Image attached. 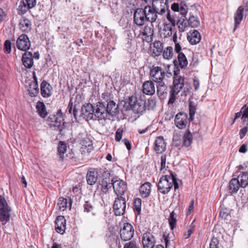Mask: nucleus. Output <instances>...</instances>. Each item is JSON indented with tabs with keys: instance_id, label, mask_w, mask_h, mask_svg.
I'll use <instances>...</instances> for the list:
<instances>
[{
	"instance_id": "nucleus-38",
	"label": "nucleus",
	"mask_w": 248,
	"mask_h": 248,
	"mask_svg": "<svg viewBox=\"0 0 248 248\" xmlns=\"http://www.w3.org/2000/svg\"><path fill=\"white\" fill-rule=\"evenodd\" d=\"M67 150V145L64 141H60L57 148L58 154L62 160L64 158V155Z\"/></svg>"
},
{
	"instance_id": "nucleus-62",
	"label": "nucleus",
	"mask_w": 248,
	"mask_h": 248,
	"mask_svg": "<svg viewBox=\"0 0 248 248\" xmlns=\"http://www.w3.org/2000/svg\"><path fill=\"white\" fill-rule=\"evenodd\" d=\"M180 6L178 3H173L172 4L171 6V9L172 11L174 12H178L179 11Z\"/></svg>"
},
{
	"instance_id": "nucleus-32",
	"label": "nucleus",
	"mask_w": 248,
	"mask_h": 248,
	"mask_svg": "<svg viewBox=\"0 0 248 248\" xmlns=\"http://www.w3.org/2000/svg\"><path fill=\"white\" fill-rule=\"evenodd\" d=\"M151 184L149 182H146L142 185L140 187V192L143 198L148 197L151 192Z\"/></svg>"
},
{
	"instance_id": "nucleus-49",
	"label": "nucleus",
	"mask_w": 248,
	"mask_h": 248,
	"mask_svg": "<svg viewBox=\"0 0 248 248\" xmlns=\"http://www.w3.org/2000/svg\"><path fill=\"white\" fill-rule=\"evenodd\" d=\"M154 34L153 29L148 26H145L143 31L142 32V35L146 36H152Z\"/></svg>"
},
{
	"instance_id": "nucleus-35",
	"label": "nucleus",
	"mask_w": 248,
	"mask_h": 248,
	"mask_svg": "<svg viewBox=\"0 0 248 248\" xmlns=\"http://www.w3.org/2000/svg\"><path fill=\"white\" fill-rule=\"evenodd\" d=\"M183 145L186 147H189L193 141V135L189 129H187L183 137Z\"/></svg>"
},
{
	"instance_id": "nucleus-9",
	"label": "nucleus",
	"mask_w": 248,
	"mask_h": 248,
	"mask_svg": "<svg viewBox=\"0 0 248 248\" xmlns=\"http://www.w3.org/2000/svg\"><path fill=\"white\" fill-rule=\"evenodd\" d=\"M165 71L160 66H153L150 71V76L152 80L156 83L162 82L165 78Z\"/></svg>"
},
{
	"instance_id": "nucleus-36",
	"label": "nucleus",
	"mask_w": 248,
	"mask_h": 248,
	"mask_svg": "<svg viewBox=\"0 0 248 248\" xmlns=\"http://www.w3.org/2000/svg\"><path fill=\"white\" fill-rule=\"evenodd\" d=\"M69 206L70 208L72 205V201L70 198L69 199ZM58 206L60 210H65L68 207L67 199L63 197H60L58 200Z\"/></svg>"
},
{
	"instance_id": "nucleus-16",
	"label": "nucleus",
	"mask_w": 248,
	"mask_h": 248,
	"mask_svg": "<svg viewBox=\"0 0 248 248\" xmlns=\"http://www.w3.org/2000/svg\"><path fill=\"white\" fill-rule=\"evenodd\" d=\"M166 142L163 136H158L156 138L154 142V150L156 154H162L166 149Z\"/></svg>"
},
{
	"instance_id": "nucleus-28",
	"label": "nucleus",
	"mask_w": 248,
	"mask_h": 248,
	"mask_svg": "<svg viewBox=\"0 0 248 248\" xmlns=\"http://www.w3.org/2000/svg\"><path fill=\"white\" fill-rule=\"evenodd\" d=\"M244 11V8L242 6H240L237 8L234 14V19L235 28L234 29V31L236 28V27L240 24L241 22L243 19Z\"/></svg>"
},
{
	"instance_id": "nucleus-40",
	"label": "nucleus",
	"mask_w": 248,
	"mask_h": 248,
	"mask_svg": "<svg viewBox=\"0 0 248 248\" xmlns=\"http://www.w3.org/2000/svg\"><path fill=\"white\" fill-rule=\"evenodd\" d=\"M177 215L174 211H172L170 215L169 223L171 230H173L175 227L177 223Z\"/></svg>"
},
{
	"instance_id": "nucleus-21",
	"label": "nucleus",
	"mask_w": 248,
	"mask_h": 248,
	"mask_svg": "<svg viewBox=\"0 0 248 248\" xmlns=\"http://www.w3.org/2000/svg\"><path fill=\"white\" fill-rule=\"evenodd\" d=\"M98 172L97 170L95 169H90L87 173L86 180L88 185H94L98 179Z\"/></svg>"
},
{
	"instance_id": "nucleus-2",
	"label": "nucleus",
	"mask_w": 248,
	"mask_h": 248,
	"mask_svg": "<svg viewBox=\"0 0 248 248\" xmlns=\"http://www.w3.org/2000/svg\"><path fill=\"white\" fill-rule=\"evenodd\" d=\"M179 72V70L174 71L173 88H171L170 92V98L168 101L169 104H172L176 100V95L180 92L184 86V78L179 75L177 72Z\"/></svg>"
},
{
	"instance_id": "nucleus-52",
	"label": "nucleus",
	"mask_w": 248,
	"mask_h": 248,
	"mask_svg": "<svg viewBox=\"0 0 248 248\" xmlns=\"http://www.w3.org/2000/svg\"><path fill=\"white\" fill-rule=\"evenodd\" d=\"M218 244V240L216 237H213L210 243V248H219Z\"/></svg>"
},
{
	"instance_id": "nucleus-14",
	"label": "nucleus",
	"mask_w": 248,
	"mask_h": 248,
	"mask_svg": "<svg viewBox=\"0 0 248 248\" xmlns=\"http://www.w3.org/2000/svg\"><path fill=\"white\" fill-rule=\"evenodd\" d=\"M112 186H113L114 192L117 195V197L124 195L127 190L126 183L121 180L113 181Z\"/></svg>"
},
{
	"instance_id": "nucleus-1",
	"label": "nucleus",
	"mask_w": 248,
	"mask_h": 248,
	"mask_svg": "<svg viewBox=\"0 0 248 248\" xmlns=\"http://www.w3.org/2000/svg\"><path fill=\"white\" fill-rule=\"evenodd\" d=\"M168 2L166 0H153L152 6L146 5L143 8L136 9L134 13V22L137 26H141L146 22H155L158 15L163 16L169 10Z\"/></svg>"
},
{
	"instance_id": "nucleus-15",
	"label": "nucleus",
	"mask_w": 248,
	"mask_h": 248,
	"mask_svg": "<svg viewBox=\"0 0 248 248\" xmlns=\"http://www.w3.org/2000/svg\"><path fill=\"white\" fill-rule=\"evenodd\" d=\"M94 107L90 103L83 106L81 108V114L87 120L94 119Z\"/></svg>"
},
{
	"instance_id": "nucleus-63",
	"label": "nucleus",
	"mask_w": 248,
	"mask_h": 248,
	"mask_svg": "<svg viewBox=\"0 0 248 248\" xmlns=\"http://www.w3.org/2000/svg\"><path fill=\"white\" fill-rule=\"evenodd\" d=\"M124 144L126 146L128 150H130L131 149V145L130 141L127 139H124L123 140Z\"/></svg>"
},
{
	"instance_id": "nucleus-44",
	"label": "nucleus",
	"mask_w": 248,
	"mask_h": 248,
	"mask_svg": "<svg viewBox=\"0 0 248 248\" xmlns=\"http://www.w3.org/2000/svg\"><path fill=\"white\" fill-rule=\"evenodd\" d=\"M189 108V121H192L194 120V115L196 110V107L194 103L190 101L188 105Z\"/></svg>"
},
{
	"instance_id": "nucleus-7",
	"label": "nucleus",
	"mask_w": 248,
	"mask_h": 248,
	"mask_svg": "<svg viewBox=\"0 0 248 248\" xmlns=\"http://www.w3.org/2000/svg\"><path fill=\"white\" fill-rule=\"evenodd\" d=\"M134 229L132 225L129 223H124L121 227L119 234L122 240L129 241L133 237Z\"/></svg>"
},
{
	"instance_id": "nucleus-33",
	"label": "nucleus",
	"mask_w": 248,
	"mask_h": 248,
	"mask_svg": "<svg viewBox=\"0 0 248 248\" xmlns=\"http://www.w3.org/2000/svg\"><path fill=\"white\" fill-rule=\"evenodd\" d=\"M229 191L232 194L236 193L238 191L241 186L239 183V181L235 178L232 179L229 182Z\"/></svg>"
},
{
	"instance_id": "nucleus-13",
	"label": "nucleus",
	"mask_w": 248,
	"mask_h": 248,
	"mask_svg": "<svg viewBox=\"0 0 248 248\" xmlns=\"http://www.w3.org/2000/svg\"><path fill=\"white\" fill-rule=\"evenodd\" d=\"M94 117L98 120H106L107 118V112L104 103L99 102L97 103L94 108Z\"/></svg>"
},
{
	"instance_id": "nucleus-12",
	"label": "nucleus",
	"mask_w": 248,
	"mask_h": 248,
	"mask_svg": "<svg viewBox=\"0 0 248 248\" xmlns=\"http://www.w3.org/2000/svg\"><path fill=\"white\" fill-rule=\"evenodd\" d=\"M155 242V238L151 232H147L143 234L142 244L143 248H154Z\"/></svg>"
},
{
	"instance_id": "nucleus-31",
	"label": "nucleus",
	"mask_w": 248,
	"mask_h": 248,
	"mask_svg": "<svg viewBox=\"0 0 248 248\" xmlns=\"http://www.w3.org/2000/svg\"><path fill=\"white\" fill-rule=\"evenodd\" d=\"M36 108L37 112L41 117L45 118L47 115L46 106L43 102L38 101L36 104Z\"/></svg>"
},
{
	"instance_id": "nucleus-20",
	"label": "nucleus",
	"mask_w": 248,
	"mask_h": 248,
	"mask_svg": "<svg viewBox=\"0 0 248 248\" xmlns=\"http://www.w3.org/2000/svg\"><path fill=\"white\" fill-rule=\"evenodd\" d=\"M41 93L45 98L50 97L52 94V87L46 81L44 80L40 85Z\"/></svg>"
},
{
	"instance_id": "nucleus-10",
	"label": "nucleus",
	"mask_w": 248,
	"mask_h": 248,
	"mask_svg": "<svg viewBox=\"0 0 248 248\" xmlns=\"http://www.w3.org/2000/svg\"><path fill=\"white\" fill-rule=\"evenodd\" d=\"M174 124L179 129H184L188 124L187 114L184 112L178 113L175 116Z\"/></svg>"
},
{
	"instance_id": "nucleus-26",
	"label": "nucleus",
	"mask_w": 248,
	"mask_h": 248,
	"mask_svg": "<svg viewBox=\"0 0 248 248\" xmlns=\"http://www.w3.org/2000/svg\"><path fill=\"white\" fill-rule=\"evenodd\" d=\"M157 83V94L160 99H164L168 93L167 86L163 81Z\"/></svg>"
},
{
	"instance_id": "nucleus-56",
	"label": "nucleus",
	"mask_w": 248,
	"mask_h": 248,
	"mask_svg": "<svg viewBox=\"0 0 248 248\" xmlns=\"http://www.w3.org/2000/svg\"><path fill=\"white\" fill-rule=\"evenodd\" d=\"M247 147H248V140L246 141L244 144H243L242 145L240 146L238 151L241 153L245 154L248 151Z\"/></svg>"
},
{
	"instance_id": "nucleus-5",
	"label": "nucleus",
	"mask_w": 248,
	"mask_h": 248,
	"mask_svg": "<svg viewBox=\"0 0 248 248\" xmlns=\"http://www.w3.org/2000/svg\"><path fill=\"white\" fill-rule=\"evenodd\" d=\"M173 181H171V175L162 176L157 185V191L163 195L168 194L172 188V184Z\"/></svg>"
},
{
	"instance_id": "nucleus-23",
	"label": "nucleus",
	"mask_w": 248,
	"mask_h": 248,
	"mask_svg": "<svg viewBox=\"0 0 248 248\" xmlns=\"http://www.w3.org/2000/svg\"><path fill=\"white\" fill-rule=\"evenodd\" d=\"M22 62L26 68H31L33 65V55L31 52L26 51L22 55Z\"/></svg>"
},
{
	"instance_id": "nucleus-37",
	"label": "nucleus",
	"mask_w": 248,
	"mask_h": 248,
	"mask_svg": "<svg viewBox=\"0 0 248 248\" xmlns=\"http://www.w3.org/2000/svg\"><path fill=\"white\" fill-rule=\"evenodd\" d=\"M163 58L167 60H171L174 55L173 48L171 46H168L163 49L162 53Z\"/></svg>"
},
{
	"instance_id": "nucleus-60",
	"label": "nucleus",
	"mask_w": 248,
	"mask_h": 248,
	"mask_svg": "<svg viewBox=\"0 0 248 248\" xmlns=\"http://www.w3.org/2000/svg\"><path fill=\"white\" fill-rule=\"evenodd\" d=\"M193 86L195 91L198 90L200 87V81L196 77L193 78Z\"/></svg>"
},
{
	"instance_id": "nucleus-25",
	"label": "nucleus",
	"mask_w": 248,
	"mask_h": 248,
	"mask_svg": "<svg viewBox=\"0 0 248 248\" xmlns=\"http://www.w3.org/2000/svg\"><path fill=\"white\" fill-rule=\"evenodd\" d=\"M106 108L107 115L108 114L111 116H115L119 113L118 105L116 104L113 100H109L107 102V106Z\"/></svg>"
},
{
	"instance_id": "nucleus-22",
	"label": "nucleus",
	"mask_w": 248,
	"mask_h": 248,
	"mask_svg": "<svg viewBox=\"0 0 248 248\" xmlns=\"http://www.w3.org/2000/svg\"><path fill=\"white\" fill-rule=\"evenodd\" d=\"M142 91L146 95H153L155 92L154 81L152 80L145 81L142 85Z\"/></svg>"
},
{
	"instance_id": "nucleus-30",
	"label": "nucleus",
	"mask_w": 248,
	"mask_h": 248,
	"mask_svg": "<svg viewBox=\"0 0 248 248\" xmlns=\"http://www.w3.org/2000/svg\"><path fill=\"white\" fill-rule=\"evenodd\" d=\"M154 48L153 49V54L154 56H160L164 49L163 43L160 41H155L153 43Z\"/></svg>"
},
{
	"instance_id": "nucleus-53",
	"label": "nucleus",
	"mask_w": 248,
	"mask_h": 248,
	"mask_svg": "<svg viewBox=\"0 0 248 248\" xmlns=\"http://www.w3.org/2000/svg\"><path fill=\"white\" fill-rule=\"evenodd\" d=\"M124 132V130L123 129L119 128L117 130L115 133V140L117 142H119L121 141L122 138V135Z\"/></svg>"
},
{
	"instance_id": "nucleus-51",
	"label": "nucleus",
	"mask_w": 248,
	"mask_h": 248,
	"mask_svg": "<svg viewBox=\"0 0 248 248\" xmlns=\"http://www.w3.org/2000/svg\"><path fill=\"white\" fill-rule=\"evenodd\" d=\"M4 52L9 54L11 51V42L9 40H6L4 44Z\"/></svg>"
},
{
	"instance_id": "nucleus-64",
	"label": "nucleus",
	"mask_w": 248,
	"mask_h": 248,
	"mask_svg": "<svg viewBox=\"0 0 248 248\" xmlns=\"http://www.w3.org/2000/svg\"><path fill=\"white\" fill-rule=\"evenodd\" d=\"M73 106V102L71 100H70L67 108V110L69 114H71L72 113Z\"/></svg>"
},
{
	"instance_id": "nucleus-42",
	"label": "nucleus",
	"mask_w": 248,
	"mask_h": 248,
	"mask_svg": "<svg viewBox=\"0 0 248 248\" xmlns=\"http://www.w3.org/2000/svg\"><path fill=\"white\" fill-rule=\"evenodd\" d=\"M178 30L180 32H184L186 27L189 26L187 20L184 18H181L177 22Z\"/></svg>"
},
{
	"instance_id": "nucleus-19",
	"label": "nucleus",
	"mask_w": 248,
	"mask_h": 248,
	"mask_svg": "<svg viewBox=\"0 0 248 248\" xmlns=\"http://www.w3.org/2000/svg\"><path fill=\"white\" fill-rule=\"evenodd\" d=\"M58 112L61 113V115L59 117H57L55 115H51L48 117V121L50 122L49 124L51 127H57L60 131L62 130L61 123L63 120L61 110H58Z\"/></svg>"
},
{
	"instance_id": "nucleus-3",
	"label": "nucleus",
	"mask_w": 248,
	"mask_h": 248,
	"mask_svg": "<svg viewBox=\"0 0 248 248\" xmlns=\"http://www.w3.org/2000/svg\"><path fill=\"white\" fill-rule=\"evenodd\" d=\"M11 208L8 205L5 198L0 195V222L5 225L10 220Z\"/></svg>"
},
{
	"instance_id": "nucleus-8",
	"label": "nucleus",
	"mask_w": 248,
	"mask_h": 248,
	"mask_svg": "<svg viewBox=\"0 0 248 248\" xmlns=\"http://www.w3.org/2000/svg\"><path fill=\"white\" fill-rule=\"evenodd\" d=\"M126 201L123 196H119L115 198L113 205V210L115 215H123L125 211Z\"/></svg>"
},
{
	"instance_id": "nucleus-47",
	"label": "nucleus",
	"mask_w": 248,
	"mask_h": 248,
	"mask_svg": "<svg viewBox=\"0 0 248 248\" xmlns=\"http://www.w3.org/2000/svg\"><path fill=\"white\" fill-rule=\"evenodd\" d=\"M156 104V102L155 99L149 98L147 103H146V108L147 107L148 110H153L155 108Z\"/></svg>"
},
{
	"instance_id": "nucleus-24",
	"label": "nucleus",
	"mask_w": 248,
	"mask_h": 248,
	"mask_svg": "<svg viewBox=\"0 0 248 248\" xmlns=\"http://www.w3.org/2000/svg\"><path fill=\"white\" fill-rule=\"evenodd\" d=\"M36 3V0H21L18 6V9L22 12L25 13L29 9L34 7Z\"/></svg>"
},
{
	"instance_id": "nucleus-4",
	"label": "nucleus",
	"mask_w": 248,
	"mask_h": 248,
	"mask_svg": "<svg viewBox=\"0 0 248 248\" xmlns=\"http://www.w3.org/2000/svg\"><path fill=\"white\" fill-rule=\"evenodd\" d=\"M128 102L131 109L136 113H141L145 110L146 102L140 97L132 95L129 97Z\"/></svg>"
},
{
	"instance_id": "nucleus-34",
	"label": "nucleus",
	"mask_w": 248,
	"mask_h": 248,
	"mask_svg": "<svg viewBox=\"0 0 248 248\" xmlns=\"http://www.w3.org/2000/svg\"><path fill=\"white\" fill-rule=\"evenodd\" d=\"M239 183L242 188H245L248 186V173L247 172H241L237 178Z\"/></svg>"
},
{
	"instance_id": "nucleus-58",
	"label": "nucleus",
	"mask_w": 248,
	"mask_h": 248,
	"mask_svg": "<svg viewBox=\"0 0 248 248\" xmlns=\"http://www.w3.org/2000/svg\"><path fill=\"white\" fill-rule=\"evenodd\" d=\"M172 27H174L171 24H165L164 25V30L169 31L167 35L171 36L172 34Z\"/></svg>"
},
{
	"instance_id": "nucleus-45",
	"label": "nucleus",
	"mask_w": 248,
	"mask_h": 248,
	"mask_svg": "<svg viewBox=\"0 0 248 248\" xmlns=\"http://www.w3.org/2000/svg\"><path fill=\"white\" fill-rule=\"evenodd\" d=\"M84 211L87 213L91 212L93 216L96 215V213L94 212V207L92 204L89 201H86L83 205Z\"/></svg>"
},
{
	"instance_id": "nucleus-27",
	"label": "nucleus",
	"mask_w": 248,
	"mask_h": 248,
	"mask_svg": "<svg viewBox=\"0 0 248 248\" xmlns=\"http://www.w3.org/2000/svg\"><path fill=\"white\" fill-rule=\"evenodd\" d=\"M187 39L191 45H196L200 42L201 36L199 31L194 30L192 32H190L188 34Z\"/></svg>"
},
{
	"instance_id": "nucleus-50",
	"label": "nucleus",
	"mask_w": 248,
	"mask_h": 248,
	"mask_svg": "<svg viewBox=\"0 0 248 248\" xmlns=\"http://www.w3.org/2000/svg\"><path fill=\"white\" fill-rule=\"evenodd\" d=\"M124 248H140V247L137 242L133 240L125 243Z\"/></svg>"
},
{
	"instance_id": "nucleus-11",
	"label": "nucleus",
	"mask_w": 248,
	"mask_h": 248,
	"mask_svg": "<svg viewBox=\"0 0 248 248\" xmlns=\"http://www.w3.org/2000/svg\"><path fill=\"white\" fill-rule=\"evenodd\" d=\"M16 45L19 50L26 52L31 47V42L27 35L22 34L17 38Z\"/></svg>"
},
{
	"instance_id": "nucleus-6",
	"label": "nucleus",
	"mask_w": 248,
	"mask_h": 248,
	"mask_svg": "<svg viewBox=\"0 0 248 248\" xmlns=\"http://www.w3.org/2000/svg\"><path fill=\"white\" fill-rule=\"evenodd\" d=\"M110 174L108 172H104L100 180L97 183V189L101 191L102 194H107L109 189L111 187L113 180L110 179Z\"/></svg>"
},
{
	"instance_id": "nucleus-18",
	"label": "nucleus",
	"mask_w": 248,
	"mask_h": 248,
	"mask_svg": "<svg viewBox=\"0 0 248 248\" xmlns=\"http://www.w3.org/2000/svg\"><path fill=\"white\" fill-rule=\"evenodd\" d=\"M175 67H180L181 69L186 68L188 65V61L184 53L178 54L177 59L173 61Z\"/></svg>"
},
{
	"instance_id": "nucleus-48",
	"label": "nucleus",
	"mask_w": 248,
	"mask_h": 248,
	"mask_svg": "<svg viewBox=\"0 0 248 248\" xmlns=\"http://www.w3.org/2000/svg\"><path fill=\"white\" fill-rule=\"evenodd\" d=\"M170 174L171 175V181H173L172 183H171L172 184V187L173 186H174V194L176 195V194L175 192H176V190L179 188V184L177 181L176 175L174 174L172 172L170 173Z\"/></svg>"
},
{
	"instance_id": "nucleus-29",
	"label": "nucleus",
	"mask_w": 248,
	"mask_h": 248,
	"mask_svg": "<svg viewBox=\"0 0 248 248\" xmlns=\"http://www.w3.org/2000/svg\"><path fill=\"white\" fill-rule=\"evenodd\" d=\"M19 28L23 32H29L31 29V21L27 18L21 19L19 22Z\"/></svg>"
},
{
	"instance_id": "nucleus-61",
	"label": "nucleus",
	"mask_w": 248,
	"mask_h": 248,
	"mask_svg": "<svg viewBox=\"0 0 248 248\" xmlns=\"http://www.w3.org/2000/svg\"><path fill=\"white\" fill-rule=\"evenodd\" d=\"M110 94L108 92H104L101 95V98L105 100L107 102L110 100Z\"/></svg>"
},
{
	"instance_id": "nucleus-46",
	"label": "nucleus",
	"mask_w": 248,
	"mask_h": 248,
	"mask_svg": "<svg viewBox=\"0 0 248 248\" xmlns=\"http://www.w3.org/2000/svg\"><path fill=\"white\" fill-rule=\"evenodd\" d=\"M195 227V226L193 222L189 226L187 231L184 233L183 236L185 239H188L190 237L191 234L194 231Z\"/></svg>"
},
{
	"instance_id": "nucleus-55",
	"label": "nucleus",
	"mask_w": 248,
	"mask_h": 248,
	"mask_svg": "<svg viewBox=\"0 0 248 248\" xmlns=\"http://www.w3.org/2000/svg\"><path fill=\"white\" fill-rule=\"evenodd\" d=\"M165 15H166L167 18L170 22V24H171L172 26H175L176 25L175 20L174 17L170 16V10L169 9L167 11Z\"/></svg>"
},
{
	"instance_id": "nucleus-17",
	"label": "nucleus",
	"mask_w": 248,
	"mask_h": 248,
	"mask_svg": "<svg viewBox=\"0 0 248 248\" xmlns=\"http://www.w3.org/2000/svg\"><path fill=\"white\" fill-rule=\"evenodd\" d=\"M55 224L56 231L60 234H63L66 229V219L64 216H58L55 220Z\"/></svg>"
},
{
	"instance_id": "nucleus-41",
	"label": "nucleus",
	"mask_w": 248,
	"mask_h": 248,
	"mask_svg": "<svg viewBox=\"0 0 248 248\" xmlns=\"http://www.w3.org/2000/svg\"><path fill=\"white\" fill-rule=\"evenodd\" d=\"M187 21L189 26L192 28L198 27L200 24L198 17L194 16H190Z\"/></svg>"
},
{
	"instance_id": "nucleus-59",
	"label": "nucleus",
	"mask_w": 248,
	"mask_h": 248,
	"mask_svg": "<svg viewBox=\"0 0 248 248\" xmlns=\"http://www.w3.org/2000/svg\"><path fill=\"white\" fill-rule=\"evenodd\" d=\"M248 131V125L246 124V126L240 129L239 131V135L240 139H242L246 136Z\"/></svg>"
},
{
	"instance_id": "nucleus-54",
	"label": "nucleus",
	"mask_w": 248,
	"mask_h": 248,
	"mask_svg": "<svg viewBox=\"0 0 248 248\" xmlns=\"http://www.w3.org/2000/svg\"><path fill=\"white\" fill-rule=\"evenodd\" d=\"M174 52L177 54H179L182 53L181 50L182 49V43L181 41H179L176 43H174Z\"/></svg>"
},
{
	"instance_id": "nucleus-39",
	"label": "nucleus",
	"mask_w": 248,
	"mask_h": 248,
	"mask_svg": "<svg viewBox=\"0 0 248 248\" xmlns=\"http://www.w3.org/2000/svg\"><path fill=\"white\" fill-rule=\"evenodd\" d=\"M29 94L31 97H35L37 96L39 93L38 85L36 84H30L28 89Z\"/></svg>"
},
{
	"instance_id": "nucleus-57",
	"label": "nucleus",
	"mask_w": 248,
	"mask_h": 248,
	"mask_svg": "<svg viewBox=\"0 0 248 248\" xmlns=\"http://www.w3.org/2000/svg\"><path fill=\"white\" fill-rule=\"evenodd\" d=\"M167 156L166 155H163L161 156V167L160 170L165 169Z\"/></svg>"
},
{
	"instance_id": "nucleus-43",
	"label": "nucleus",
	"mask_w": 248,
	"mask_h": 248,
	"mask_svg": "<svg viewBox=\"0 0 248 248\" xmlns=\"http://www.w3.org/2000/svg\"><path fill=\"white\" fill-rule=\"evenodd\" d=\"M141 200L140 198L135 199L133 202V210L136 212L138 215L141 213Z\"/></svg>"
}]
</instances>
